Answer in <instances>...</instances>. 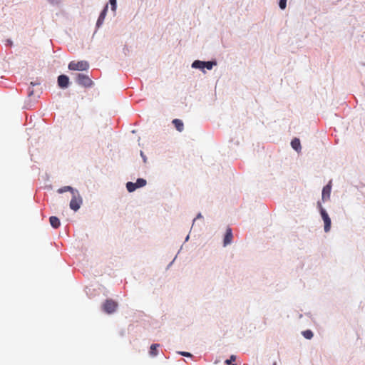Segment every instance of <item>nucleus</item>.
Returning a JSON list of instances; mask_svg holds the SVG:
<instances>
[{"mask_svg": "<svg viewBox=\"0 0 365 365\" xmlns=\"http://www.w3.org/2000/svg\"><path fill=\"white\" fill-rule=\"evenodd\" d=\"M317 208L324 222V230L325 232H329L331 227V220L326 209L323 207L321 201H318L317 202Z\"/></svg>", "mask_w": 365, "mask_h": 365, "instance_id": "1", "label": "nucleus"}, {"mask_svg": "<svg viewBox=\"0 0 365 365\" xmlns=\"http://www.w3.org/2000/svg\"><path fill=\"white\" fill-rule=\"evenodd\" d=\"M217 62L215 59L212 61H200V60H195L191 65L192 68L200 69L203 73H205V68L207 70H212L213 66H217Z\"/></svg>", "mask_w": 365, "mask_h": 365, "instance_id": "2", "label": "nucleus"}, {"mask_svg": "<svg viewBox=\"0 0 365 365\" xmlns=\"http://www.w3.org/2000/svg\"><path fill=\"white\" fill-rule=\"evenodd\" d=\"M76 82L85 88H91L93 85V81L90 78V77L88 75H86L84 73H76Z\"/></svg>", "mask_w": 365, "mask_h": 365, "instance_id": "3", "label": "nucleus"}, {"mask_svg": "<svg viewBox=\"0 0 365 365\" xmlns=\"http://www.w3.org/2000/svg\"><path fill=\"white\" fill-rule=\"evenodd\" d=\"M68 68L71 71H87L89 68V63L86 61H72L68 63Z\"/></svg>", "mask_w": 365, "mask_h": 365, "instance_id": "4", "label": "nucleus"}, {"mask_svg": "<svg viewBox=\"0 0 365 365\" xmlns=\"http://www.w3.org/2000/svg\"><path fill=\"white\" fill-rule=\"evenodd\" d=\"M82 204L83 198L80 195L79 191H78V193L72 195V198L69 203V207L72 210L75 212L78 211L80 209Z\"/></svg>", "mask_w": 365, "mask_h": 365, "instance_id": "5", "label": "nucleus"}, {"mask_svg": "<svg viewBox=\"0 0 365 365\" xmlns=\"http://www.w3.org/2000/svg\"><path fill=\"white\" fill-rule=\"evenodd\" d=\"M118 303L113 299H108L103 304V309L107 314H113L116 311Z\"/></svg>", "mask_w": 365, "mask_h": 365, "instance_id": "6", "label": "nucleus"}, {"mask_svg": "<svg viewBox=\"0 0 365 365\" xmlns=\"http://www.w3.org/2000/svg\"><path fill=\"white\" fill-rule=\"evenodd\" d=\"M331 191V181H329V183L325 185L322 192V200H320L322 202H325L330 199Z\"/></svg>", "mask_w": 365, "mask_h": 365, "instance_id": "7", "label": "nucleus"}, {"mask_svg": "<svg viewBox=\"0 0 365 365\" xmlns=\"http://www.w3.org/2000/svg\"><path fill=\"white\" fill-rule=\"evenodd\" d=\"M58 86L62 88L66 89L69 86L70 81L68 76L65 74H61L57 78Z\"/></svg>", "mask_w": 365, "mask_h": 365, "instance_id": "8", "label": "nucleus"}, {"mask_svg": "<svg viewBox=\"0 0 365 365\" xmlns=\"http://www.w3.org/2000/svg\"><path fill=\"white\" fill-rule=\"evenodd\" d=\"M232 230L230 227H227L223 239V247H227L232 242Z\"/></svg>", "mask_w": 365, "mask_h": 365, "instance_id": "9", "label": "nucleus"}, {"mask_svg": "<svg viewBox=\"0 0 365 365\" xmlns=\"http://www.w3.org/2000/svg\"><path fill=\"white\" fill-rule=\"evenodd\" d=\"M108 5L106 4L103 9L101 11V12L100 13V15L98 18V20L96 21V29H99L102 24H103V21H104V19L106 18V14H107V11H108Z\"/></svg>", "mask_w": 365, "mask_h": 365, "instance_id": "10", "label": "nucleus"}, {"mask_svg": "<svg viewBox=\"0 0 365 365\" xmlns=\"http://www.w3.org/2000/svg\"><path fill=\"white\" fill-rule=\"evenodd\" d=\"M78 190L77 189L73 188V187L69 186V185L63 186L57 190V192L59 194H62L66 192H70L72 195H75V194L78 193Z\"/></svg>", "mask_w": 365, "mask_h": 365, "instance_id": "11", "label": "nucleus"}, {"mask_svg": "<svg viewBox=\"0 0 365 365\" xmlns=\"http://www.w3.org/2000/svg\"><path fill=\"white\" fill-rule=\"evenodd\" d=\"M291 146L297 152L300 151L302 149V147H301V143H300L299 139L297 138H294L291 141Z\"/></svg>", "mask_w": 365, "mask_h": 365, "instance_id": "12", "label": "nucleus"}, {"mask_svg": "<svg viewBox=\"0 0 365 365\" xmlns=\"http://www.w3.org/2000/svg\"><path fill=\"white\" fill-rule=\"evenodd\" d=\"M49 222L51 227L54 229H57L61 225L60 220L56 216L50 217Z\"/></svg>", "mask_w": 365, "mask_h": 365, "instance_id": "13", "label": "nucleus"}, {"mask_svg": "<svg viewBox=\"0 0 365 365\" xmlns=\"http://www.w3.org/2000/svg\"><path fill=\"white\" fill-rule=\"evenodd\" d=\"M173 124L175 127L176 130L179 132H182L184 129V124L180 119H174L172 121Z\"/></svg>", "mask_w": 365, "mask_h": 365, "instance_id": "14", "label": "nucleus"}, {"mask_svg": "<svg viewBox=\"0 0 365 365\" xmlns=\"http://www.w3.org/2000/svg\"><path fill=\"white\" fill-rule=\"evenodd\" d=\"M125 187L128 192H133L138 188L136 182H133L130 181L126 182Z\"/></svg>", "mask_w": 365, "mask_h": 365, "instance_id": "15", "label": "nucleus"}, {"mask_svg": "<svg viewBox=\"0 0 365 365\" xmlns=\"http://www.w3.org/2000/svg\"><path fill=\"white\" fill-rule=\"evenodd\" d=\"M159 346V344H153L150 346L149 354L151 356H156L158 354V347Z\"/></svg>", "mask_w": 365, "mask_h": 365, "instance_id": "16", "label": "nucleus"}, {"mask_svg": "<svg viewBox=\"0 0 365 365\" xmlns=\"http://www.w3.org/2000/svg\"><path fill=\"white\" fill-rule=\"evenodd\" d=\"M302 334L307 339H311L314 336L313 331L310 329L303 331Z\"/></svg>", "mask_w": 365, "mask_h": 365, "instance_id": "17", "label": "nucleus"}, {"mask_svg": "<svg viewBox=\"0 0 365 365\" xmlns=\"http://www.w3.org/2000/svg\"><path fill=\"white\" fill-rule=\"evenodd\" d=\"M135 182L138 188L143 187L147 185V181L144 178H138Z\"/></svg>", "mask_w": 365, "mask_h": 365, "instance_id": "18", "label": "nucleus"}, {"mask_svg": "<svg viewBox=\"0 0 365 365\" xmlns=\"http://www.w3.org/2000/svg\"><path fill=\"white\" fill-rule=\"evenodd\" d=\"M109 3L110 4L111 10L115 12L117 9V0H109Z\"/></svg>", "mask_w": 365, "mask_h": 365, "instance_id": "19", "label": "nucleus"}, {"mask_svg": "<svg viewBox=\"0 0 365 365\" xmlns=\"http://www.w3.org/2000/svg\"><path fill=\"white\" fill-rule=\"evenodd\" d=\"M287 0H279V7L284 10L285 9L286 6H287Z\"/></svg>", "mask_w": 365, "mask_h": 365, "instance_id": "20", "label": "nucleus"}, {"mask_svg": "<svg viewBox=\"0 0 365 365\" xmlns=\"http://www.w3.org/2000/svg\"><path fill=\"white\" fill-rule=\"evenodd\" d=\"M235 360H236V356L235 355H231L230 359L225 360V363L226 364H230H230H232V362L235 361Z\"/></svg>", "mask_w": 365, "mask_h": 365, "instance_id": "21", "label": "nucleus"}, {"mask_svg": "<svg viewBox=\"0 0 365 365\" xmlns=\"http://www.w3.org/2000/svg\"><path fill=\"white\" fill-rule=\"evenodd\" d=\"M178 354L181 356H185V357H191L192 354L190 352L187 351H179Z\"/></svg>", "mask_w": 365, "mask_h": 365, "instance_id": "22", "label": "nucleus"}, {"mask_svg": "<svg viewBox=\"0 0 365 365\" xmlns=\"http://www.w3.org/2000/svg\"><path fill=\"white\" fill-rule=\"evenodd\" d=\"M48 2L52 5V6H55V5H57L58 4V0H48Z\"/></svg>", "mask_w": 365, "mask_h": 365, "instance_id": "23", "label": "nucleus"}, {"mask_svg": "<svg viewBox=\"0 0 365 365\" xmlns=\"http://www.w3.org/2000/svg\"><path fill=\"white\" fill-rule=\"evenodd\" d=\"M140 156H141L143 162L146 163L147 162V157H146V155L144 154V153L143 151H140Z\"/></svg>", "mask_w": 365, "mask_h": 365, "instance_id": "24", "label": "nucleus"}, {"mask_svg": "<svg viewBox=\"0 0 365 365\" xmlns=\"http://www.w3.org/2000/svg\"><path fill=\"white\" fill-rule=\"evenodd\" d=\"M201 218H202V214H201L200 212H199V213L197 215L196 217L193 220V222H195V221L197 219H201ZM193 224H194V223H192V225H193Z\"/></svg>", "mask_w": 365, "mask_h": 365, "instance_id": "25", "label": "nucleus"}, {"mask_svg": "<svg viewBox=\"0 0 365 365\" xmlns=\"http://www.w3.org/2000/svg\"><path fill=\"white\" fill-rule=\"evenodd\" d=\"M6 45L11 46L13 45V41L11 39H7Z\"/></svg>", "mask_w": 365, "mask_h": 365, "instance_id": "26", "label": "nucleus"}, {"mask_svg": "<svg viewBox=\"0 0 365 365\" xmlns=\"http://www.w3.org/2000/svg\"><path fill=\"white\" fill-rule=\"evenodd\" d=\"M33 94H34V90H32V89H30V88H29L28 96L30 97V96H31Z\"/></svg>", "mask_w": 365, "mask_h": 365, "instance_id": "27", "label": "nucleus"}, {"mask_svg": "<svg viewBox=\"0 0 365 365\" xmlns=\"http://www.w3.org/2000/svg\"><path fill=\"white\" fill-rule=\"evenodd\" d=\"M38 84H39V83L31 82V86H35L38 85Z\"/></svg>", "mask_w": 365, "mask_h": 365, "instance_id": "28", "label": "nucleus"}, {"mask_svg": "<svg viewBox=\"0 0 365 365\" xmlns=\"http://www.w3.org/2000/svg\"><path fill=\"white\" fill-rule=\"evenodd\" d=\"M190 236L187 235L185 239V242H187L189 240Z\"/></svg>", "mask_w": 365, "mask_h": 365, "instance_id": "29", "label": "nucleus"}, {"mask_svg": "<svg viewBox=\"0 0 365 365\" xmlns=\"http://www.w3.org/2000/svg\"><path fill=\"white\" fill-rule=\"evenodd\" d=\"M176 257L174 258V259L170 263L169 266L172 265V264L173 263L174 260L175 259Z\"/></svg>", "mask_w": 365, "mask_h": 365, "instance_id": "30", "label": "nucleus"}, {"mask_svg": "<svg viewBox=\"0 0 365 365\" xmlns=\"http://www.w3.org/2000/svg\"><path fill=\"white\" fill-rule=\"evenodd\" d=\"M361 65L365 67V63H362Z\"/></svg>", "mask_w": 365, "mask_h": 365, "instance_id": "31", "label": "nucleus"}, {"mask_svg": "<svg viewBox=\"0 0 365 365\" xmlns=\"http://www.w3.org/2000/svg\"><path fill=\"white\" fill-rule=\"evenodd\" d=\"M273 365H277V363H276V362H274V363L273 364Z\"/></svg>", "mask_w": 365, "mask_h": 365, "instance_id": "32", "label": "nucleus"}, {"mask_svg": "<svg viewBox=\"0 0 365 365\" xmlns=\"http://www.w3.org/2000/svg\"><path fill=\"white\" fill-rule=\"evenodd\" d=\"M230 365H236L235 364H230Z\"/></svg>", "mask_w": 365, "mask_h": 365, "instance_id": "33", "label": "nucleus"}]
</instances>
